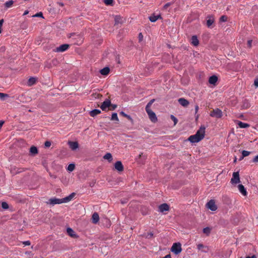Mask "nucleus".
Instances as JSON below:
<instances>
[{
	"label": "nucleus",
	"mask_w": 258,
	"mask_h": 258,
	"mask_svg": "<svg viewBox=\"0 0 258 258\" xmlns=\"http://www.w3.org/2000/svg\"><path fill=\"white\" fill-rule=\"evenodd\" d=\"M67 231L68 234L71 237H74L76 235L74 231L71 228H68Z\"/></svg>",
	"instance_id": "nucleus-29"
},
{
	"label": "nucleus",
	"mask_w": 258,
	"mask_h": 258,
	"mask_svg": "<svg viewBox=\"0 0 258 258\" xmlns=\"http://www.w3.org/2000/svg\"><path fill=\"white\" fill-rule=\"evenodd\" d=\"M170 117L171 119L174 121V125H175L177 123V119L173 115H171Z\"/></svg>",
	"instance_id": "nucleus-38"
},
{
	"label": "nucleus",
	"mask_w": 258,
	"mask_h": 258,
	"mask_svg": "<svg viewBox=\"0 0 258 258\" xmlns=\"http://www.w3.org/2000/svg\"><path fill=\"white\" fill-rule=\"evenodd\" d=\"M218 81V78L215 75L211 76L209 79V82L211 84L215 85Z\"/></svg>",
	"instance_id": "nucleus-20"
},
{
	"label": "nucleus",
	"mask_w": 258,
	"mask_h": 258,
	"mask_svg": "<svg viewBox=\"0 0 258 258\" xmlns=\"http://www.w3.org/2000/svg\"><path fill=\"white\" fill-rule=\"evenodd\" d=\"M34 17H42L43 18V14L41 12H39V13H38L37 14H36Z\"/></svg>",
	"instance_id": "nucleus-41"
},
{
	"label": "nucleus",
	"mask_w": 258,
	"mask_h": 258,
	"mask_svg": "<svg viewBox=\"0 0 258 258\" xmlns=\"http://www.w3.org/2000/svg\"><path fill=\"white\" fill-rule=\"evenodd\" d=\"M8 97V95L7 94H5V93H0V99L2 100H5V98L6 97Z\"/></svg>",
	"instance_id": "nucleus-37"
},
{
	"label": "nucleus",
	"mask_w": 258,
	"mask_h": 258,
	"mask_svg": "<svg viewBox=\"0 0 258 258\" xmlns=\"http://www.w3.org/2000/svg\"><path fill=\"white\" fill-rule=\"evenodd\" d=\"M223 113L221 109L216 108L214 109L211 113L210 116L211 117H216L217 118H221L222 116Z\"/></svg>",
	"instance_id": "nucleus-3"
},
{
	"label": "nucleus",
	"mask_w": 258,
	"mask_h": 258,
	"mask_svg": "<svg viewBox=\"0 0 258 258\" xmlns=\"http://www.w3.org/2000/svg\"><path fill=\"white\" fill-rule=\"evenodd\" d=\"M30 153L32 155H35L37 154V148L35 146H32L30 149Z\"/></svg>",
	"instance_id": "nucleus-26"
},
{
	"label": "nucleus",
	"mask_w": 258,
	"mask_h": 258,
	"mask_svg": "<svg viewBox=\"0 0 258 258\" xmlns=\"http://www.w3.org/2000/svg\"><path fill=\"white\" fill-rule=\"evenodd\" d=\"M103 158L110 162L112 160V156L110 153H107L103 156Z\"/></svg>",
	"instance_id": "nucleus-28"
},
{
	"label": "nucleus",
	"mask_w": 258,
	"mask_h": 258,
	"mask_svg": "<svg viewBox=\"0 0 258 258\" xmlns=\"http://www.w3.org/2000/svg\"><path fill=\"white\" fill-rule=\"evenodd\" d=\"M23 244L25 245H30V242L29 241H25L23 242Z\"/></svg>",
	"instance_id": "nucleus-48"
},
{
	"label": "nucleus",
	"mask_w": 258,
	"mask_h": 258,
	"mask_svg": "<svg viewBox=\"0 0 258 258\" xmlns=\"http://www.w3.org/2000/svg\"><path fill=\"white\" fill-rule=\"evenodd\" d=\"M119 18L118 17H116L115 18V24H118L119 23Z\"/></svg>",
	"instance_id": "nucleus-49"
},
{
	"label": "nucleus",
	"mask_w": 258,
	"mask_h": 258,
	"mask_svg": "<svg viewBox=\"0 0 258 258\" xmlns=\"http://www.w3.org/2000/svg\"><path fill=\"white\" fill-rule=\"evenodd\" d=\"M188 140L189 141H190L192 143H198V142H200V141L202 140L201 138H199L195 134L194 135L190 136L188 138Z\"/></svg>",
	"instance_id": "nucleus-9"
},
{
	"label": "nucleus",
	"mask_w": 258,
	"mask_h": 258,
	"mask_svg": "<svg viewBox=\"0 0 258 258\" xmlns=\"http://www.w3.org/2000/svg\"><path fill=\"white\" fill-rule=\"evenodd\" d=\"M44 146L46 147H49L51 146V142L50 141H46L44 143Z\"/></svg>",
	"instance_id": "nucleus-42"
},
{
	"label": "nucleus",
	"mask_w": 258,
	"mask_h": 258,
	"mask_svg": "<svg viewBox=\"0 0 258 258\" xmlns=\"http://www.w3.org/2000/svg\"><path fill=\"white\" fill-rule=\"evenodd\" d=\"M237 187H238V189L239 192L242 195H243V196H247V192L245 188L242 184H238Z\"/></svg>",
	"instance_id": "nucleus-12"
},
{
	"label": "nucleus",
	"mask_w": 258,
	"mask_h": 258,
	"mask_svg": "<svg viewBox=\"0 0 258 258\" xmlns=\"http://www.w3.org/2000/svg\"><path fill=\"white\" fill-rule=\"evenodd\" d=\"M237 124H238V126L241 128H247L249 126V124H248L247 123L243 122L240 121H238Z\"/></svg>",
	"instance_id": "nucleus-23"
},
{
	"label": "nucleus",
	"mask_w": 258,
	"mask_h": 258,
	"mask_svg": "<svg viewBox=\"0 0 258 258\" xmlns=\"http://www.w3.org/2000/svg\"><path fill=\"white\" fill-rule=\"evenodd\" d=\"M125 117H126L127 119H130V120H132V117H131V116L126 114V115L125 116Z\"/></svg>",
	"instance_id": "nucleus-57"
},
{
	"label": "nucleus",
	"mask_w": 258,
	"mask_h": 258,
	"mask_svg": "<svg viewBox=\"0 0 258 258\" xmlns=\"http://www.w3.org/2000/svg\"><path fill=\"white\" fill-rule=\"evenodd\" d=\"M28 13V11H25L24 13V15H27V14Z\"/></svg>",
	"instance_id": "nucleus-58"
},
{
	"label": "nucleus",
	"mask_w": 258,
	"mask_h": 258,
	"mask_svg": "<svg viewBox=\"0 0 258 258\" xmlns=\"http://www.w3.org/2000/svg\"><path fill=\"white\" fill-rule=\"evenodd\" d=\"M75 194L73 192L69 196H67L64 198H62V201L63 203H66L71 201L74 197Z\"/></svg>",
	"instance_id": "nucleus-18"
},
{
	"label": "nucleus",
	"mask_w": 258,
	"mask_h": 258,
	"mask_svg": "<svg viewBox=\"0 0 258 258\" xmlns=\"http://www.w3.org/2000/svg\"><path fill=\"white\" fill-rule=\"evenodd\" d=\"M207 206L208 209L212 211H215L217 209V207L215 204V201L213 200H211L207 203Z\"/></svg>",
	"instance_id": "nucleus-7"
},
{
	"label": "nucleus",
	"mask_w": 258,
	"mask_h": 258,
	"mask_svg": "<svg viewBox=\"0 0 258 258\" xmlns=\"http://www.w3.org/2000/svg\"><path fill=\"white\" fill-rule=\"evenodd\" d=\"M92 222L93 223L96 224L97 223H98L99 220V217L97 213L95 212L94 213H93L92 217Z\"/></svg>",
	"instance_id": "nucleus-21"
},
{
	"label": "nucleus",
	"mask_w": 258,
	"mask_h": 258,
	"mask_svg": "<svg viewBox=\"0 0 258 258\" xmlns=\"http://www.w3.org/2000/svg\"><path fill=\"white\" fill-rule=\"evenodd\" d=\"M13 4H14V1L12 0H10V1L6 2L4 5H5V8L6 9H8V8H11L12 6V5H13Z\"/></svg>",
	"instance_id": "nucleus-27"
},
{
	"label": "nucleus",
	"mask_w": 258,
	"mask_h": 258,
	"mask_svg": "<svg viewBox=\"0 0 258 258\" xmlns=\"http://www.w3.org/2000/svg\"><path fill=\"white\" fill-rule=\"evenodd\" d=\"M211 228L207 227L203 229V233H205L207 236H208L211 233Z\"/></svg>",
	"instance_id": "nucleus-31"
},
{
	"label": "nucleus",
	"mask_w": 258,
	"mask_h": 258,
	"mask_svg": "<svg viewBox=\"0 0 258 258\" xmlns=\"http://www.w3.org/2000/svg\"><path fill=\"white\" fill-rule=\"evenodd\" d=\"M205 129L206 127L204 125H201L195 135H197V136H198L199 138H201L202 140L205 137Z\"/></svg>",
	"instance_id": "nucleus-5"
},
{
	"label": "nucleus",
	"mask_w": 258,
	"mask_h": 258,
	"mask_svg": "<svg viewBox=\"0 0 258 258\" xmlns=\"http://www.w3.org/2000/svg\"><path fill=\"white\" fill-rule=\"evenodd\" d=\"M197 248L202 252H208L209 248L208 246L204 245L203 244L199 243L197 244Z\"/></svg>",
	"instance_id": "nucleus-10"
},
{
	"label": "nucleus",
	"mask_w": 258,
	"mask_h": 258,
	"mask_svg": "<svg viewBox=\"0 0 258 258\" xmlns=\"http://www.w3.org/2000/svg\"><path fill=\"white\" fill-rule=\"evenodd\" d=\"M207 18L208 19L207 20V25L208 27H210L213 24L214 18L212 15L208 16Z\"/></svg>",
	"instance_id": "nucleus-15"
},
{
	"label": "nucleus",
	"mask_w": 258,
	"mask_h": 258,
	"mask_svg": "<svg viewBox=\"0 0 258 258\" xmlns=\"http://www.w3.org/2000/svg\"><path fill=\"white\" fill-rule=\"evenodd\" d=\"M181 250V245L179 242L173 243L171 248V251L175 254H178Z\"/></svg>",
	"instance_id": "nucleus-1"
},
{
	"label": "nucleus",
	"mask_w": 258,
	"mask_h": 258,
	"mask_svg": "<svg viewBox=\"0 0 258 258\" xmlns=\"http://www.w3.org/2000/svg\"><path fill=\"white\" fill-rule=\"evenodd\" d=\"M169 209V207L167 204H162L159 206V211L160 212L167 211Z\"/></svg>",
	"instance_id": "nucleus-14"
},
{
	"label": "nucleus",
	"mask_w": 258,
	"mask_h": 258,
	"mask_svg": "<svg viewBox=\"0 0 258 258\" xmlns=\"http://www.w3.org/2000/svg\"><path fill=\"white\" fill-rule=\"evenodd\" d=\"M125 117H126L127 119H130V120H132V117H131V116L126 114V115L125 116Z\"/></svg>",
	"instance_id": "nucleus-56"
},
{
	"label": "nucleus",
	"mask_w": 258,
	"mask_h": 258,
	"mask_svg": "<svg viewBox=\"0 0 258 258\" xmlns=\"http://www.w3.org/2000/svg\"><path fill=\"white\" fill-rule=\"evenodd\" d=\"M68 144L72 150H75L79 147L78 143L77 142H69Z\"/></svg>",
	"instance_id": "nucleus-17"
},
{
	"label": "nucleus",
	"mask_w": 258,
	"mask_h": 258,
	"mask_svg": "<svg viewBox=\"0 0 258 258\" xmlns=\"http://www.w3.org/2000/svg\"><path fill=\"white\" fill-rule=\"evenodd\" d=\"M104 3L107 5H110L113 3V0H104Z\"/></svg>",
	"instance_id": "nucleus-40"
},
{
	"label": "nucleus",
	"mask_w": 258,
	"mask_h": 258,
	"mask_svg": "<svg viewBox=\"0 0 258 258\" xmlns=\"http://www.w3.org/2000/svg\"><path fill=\"white\" fill-rule=\"evenodd\" d=\"M75 167V165L73 163H71L68 165V166L67 167V170H68V171L71 172L74 170Z\"/></svg>",
	"instance_id": "nucleus-33"
},
{
	"label": "nucleus",
	"mask_w": 258,
	"mask_h": 258,
	"mask_svg": "<svg viewBox=\"0 0 258 258\" xmlns=\"http://www.w3.org/2000/svg\"><path fill=\"white\" fill-rule=\"evenodd\" d=\"M100 113L101 111L99 109H95L90 111V115L92 117H94L95 116L100 114Z\"/></svg>",
	"instance_id": "nucleus-25"
},
{
	"label": "nucleus",
	"mask_w": 258,
	"mask_h": 258,
	"mask_svg": "<svg viewBox=\"0 0 258 258\" xmlns=\"http://www.w3.org/2000/svg\"><path fill=\"white\" fill-rule=\"evenodd\" d=\"M120 114L121 115H122L123 116H124V117L126 115V114L125 112H124L123 111H121V112H120Z\"/></svg>",
	"instance_id": "nucleus-53"
},
{
	"label": "nucleus",
	"mask_w": 258,
	"mask_h": 258,
	"mask_svg": "<svg viewBox=\"0 0 258 258\" xmlns=\"http://www.w3.org/2000/svg\"><path fill=\"white\" fill-rule=\"evenodd\" d=\"M199 110V106L198 105H196L195 106V113H197L198 112Z\"/></svg>",
	"instance_id": "nucleus-51"
},
{
	"label": "nucleus",
	"mask_w": 258,
	"mask_h": 258,
	"mask_svg": "<svg viewBox=\"0 0 258 258\" xmlns=\"http://www.w3.org/2000/svg\"><path fill=\"white\" fill-rule=\"evenodd\" d=\"M3 22H4L3 19H2L0 20V33L2 32L1 28H2V25H3Z\"/></svg>",
	"instance_id": "nucleus-47"
},
{
	"label": "nucleus",
	"mask_w": 258,
	"mask_h": 258,
	"mask_svg": "<svg viewBox=\"0 0 258 258\" xmlns=\"http://www.w3.org/2000/svg\"><path fill=\"white\" fill-rule=\"evenodd\" d=\"M250 154V152L248 151L243 150L242 151V157L240 158V160H242L244 157L248 156Z\"/></svg>",
	"instance_id": "nucleus-32"
},
{
	"label": "nucleus",
	"mask_w": 258,
	"mask_h": 258,
	"mask_svg": "<svg viewBox=\"0 0 258 258\" xmlns=\"http://www.w3.org/2000/svg\"><path fill=\"white\" fill-rule=\"evenodd\" d=\"M111 120L118 121L117 114L116 113H113L111 115Z\"/></svg>",
	"instance_id": "nucleus-35"
},
{
	"label": "nucleus",
	"mask_w": 258,
	"mask_h": 258,
	"mask_svg": "<svg viewBox=\"0 0 258 258\" xmlns=\"http://www.w3.org/2000/svg\"><path fill=\"white\" fill-rule=\"evenodd\" d=\"M143 36L141 33H140L139 35V40L140 41H141L143 39Z\"/></svg>",
	"instance_id": "nucleus-46"
},
{
	"label": "nucleus",
	"mask_w": 258,
	"mask_h": 258,
	"mask_svg": "<svg viewBox=\"0 0 258 258\" xmlns=\"http://www.w3.org/2000/svg\"><path fill=\"white\" fill-rule=\"evenodd\" d=\"M37 79L35 77H31L28 81V85L29 86H32L35 84Z\"/></svg>",
	"instance_id": "nucleus-24"
},
{
	"label": "nucleus",
	"mask_w": 258,
	"mask_h": 258,
	"mask_svg": "<svg viewBox=\"0 0 258 258\" xmlns=\"http://www.w3.org/2000/svg\"><path fill=\"white\" fill-rule=\"evenodd\" d=\"M159 16L153 15L149 17V20L152 22H155L159 19Z\"/></svg>",
	"instance_id": "nucleus-30"
},
{
	"label": "nucleus",
	"mask_w": 258,
	"mask_h": 258,
	"mask_svg": "<svg viewBox=\"0 0 258 258\" xmlns=\"http://www.w3.org/2000/svg\"><path fill=\"white\" fill-rule=\"evenodd\" d=\"M252 41L251 40H248L247 41V46L249 47V48H250L251 47V45H252Z\"/></svg>",
	"instance_id": "nucleus-44"
},
{
	"label": "nucleus",
	"mask_w": 258,
	"mask_h": 258,
	"mask_svg": "<svg viewBox=\"0 0 258 258\" xmlns=\"http://www.w3.org/2000/svg\"><path fill=\"white\" fill-rule=\"evenodd\" d=\"M179 103L183 107H186L189 104V102L183 98H180L178 100Z\"/></svg>",
	"instance_id": "nucleus-16"
},
{
	"label": "nucleus",
	"mask_w": 258,
	"mask_h": 258,
	"mask_svg": "<svg viewBox=\"0 0 258 258\" xmlns=\"http://www.w3.org/2000/svg\"><path fill=\"white\" fill-rule=\"evenodd\" d=\"M111 105V101L106 99L101 104L100 108L102 110H105Z\"/></svg>",
	"instance_id": "nucleus-11"
},
{
	"label": "nucleus",
	"mask_w": 258,
	"mask_h": 258,
	"mask_svg": "<svg viewBox=\"0 0 258 258\" xmlns=\"http://www.w3.org/2000/svg\"><path fill=\"white\" fill-rule=\"evenodd\" d=\"M150 119L153 122L157 121V117L156 114L151 109H145Z\"/></svg>",
	"instance_id": "nucleus-4"
},
{
	"label": "nucleus",
	"mask_w": 258,
	"mask_h": 258,
	"mask_svg": "<svg viewBox=\"0 0 258 258\" xmlns=\"http://www.w3.org/2000/svg\"><path fill=\"white\" fill-rule=\"evenodd\" d=\"M199 117V115H197L196 116V118L197 119Z\"/></svg>",
	"instance_id": "nucleus-61"
},
{
	"label": "nucleus",
	"mask_w": 258,
	"mask_h": 258,
	"mask_svg": "<svg viewBox=\"0 0 258 258\" xmlns=\"http://www.w3.org/2000/svg\"><path fill=\"white\" fill-rule=\"evenodd\" d=\"M252 162H254V163H258V155L255 156L253 160H252Z\"/></svg>",
	"instance_id": "nucleus-43"
},
{
	"label": "nucleus",
	"mask_w": 258,
	"mask_h": 258,
	"mask_svg": "<svg viewBox=\"0 0 258 258\" xmlns=\"http://www.w3.org/2000/svg\"><path fill=\"white\" fill-rule=\"evenodd\" d=\"M69 47V45L64 44L60 45L59 47L56 48L55 52H64L67 50Z\"/></svg>",
	"instance_id": "nucleus-8"
},
{
	"label": "nucleus",
	"mask_w": 258,
	"mask_h": 258,
	"mask_svg": "<svg viewBox=\"0 0 258 258\" xmlns=\"http://www.w3.org/2000/svg\"><path fill=\"white\" fill-rule=\"evenodd\" d=\"M116 105H114L113 108L115 109L116 108Z\"/></svg>",
	"instance_id": "nucleus-59"
},
{
	"label": "nucleus",
	"mask_w": 258,
	"mask_h": 258,
	"mask_svg": "<svg viewBox=\"0 0 258 258\" xmlns=\"http://www.w3.org/2000/svg\"><path fill=\"white\" fill-rule=\"evenodd\" d=\"M191 43L195 46H197L199 45V42L198 39V37L196 35H194L191 37Z\"/></svg>",
	"instance_id": "nucleus-19"
},
{
	"label": "nucleus",
	"mask_w": 258,
	"mask_h": 258,
	"mask_svg": "<svg viewBox=\"0 0 258 258\" xmlns=\"http://www.w3.org/2000/svg\"><path fill=\"white\" fill-rule=\"evenodd\" d=\"M114 167L118 171L120 172L123 171V166L121 161H118L114 164Z\"/></svg>",
	"instance_id": "nucleus-13"
},
{
	"label": "nucleus",
	"mask_w": 258,
	"mask_h": 258,
	"mask_svg": "<svg viewBox=\"0 0 258 258\" xmlns=\"http://www.w3.org/2000/svg\"><path fill=\"white\" fill-rule=\"evenodd\" d=\"M240 182L239 172H234L232 174V177L231 179L230 182L232 184H236Z\"/></svg>",
	"instance_id": "nucleus-2"
},
{
	"label": "nucleus",
	"mask_w": 258,
	"mask_h": 258,
	"mask_svg": "<svg viewBox=\"0 0 258 258\" xmlns=\"http://www.w3.org/2000/svg\"><path fill=\"white\" fill-rule=\"evenodd\" d=\"M234 162H236V157L235 158V159H234Z\"/></svg>",
	"instance_id": "nucleus-60"
},
{
	"label": "nucleus",
	"mask_w": 258,
	"mask_h": 258,
	"mask_svg": "<svg viewBox=\"0 0 258 258\" xmlns=\"http://www.w3.org/2000/svg\"><path fill=\"white\" fill-rule=\"evenodd\" d=\"M170 5V3H169L166 4L164 6V9H167Z\"/></svg>",
	"instance_id": "nucleus-50"
},
{
	"label": "nucleus",
	"mask_w": 258,
	"mask_h": 258,
	"mask_svg": "<svg viewBox=\"0 0 258 258\" xmlns=\"http://www.w3.org/2000/svg\"><path fill=\"white\" fill-rule=\"evenodd\" d=\"M245 258H256V256L255 255H253L251 256H246Z\"/></svg>",
	"instance_id": "nucleus-55"
},
{
	"label": "nucleus",
	"mask_w": 258,
	"mask_h": 258,
	"mask_svg": "<svg viewBox=\"0 0 258 258\" xmlns=\"http://www.w3.org/2000/svg\"><path fill=\"white\" fill-rule=\"evenodd\" d=\"M155 101V99H153L151 100L147 104L145 109H151V106L152 104L153 103V102Z\"/></svg>",
	"instance_id": "nucleus-34"
},
{
	"label": "nucleus",
	"mask_w": 258,
	"mask_h": 258,
	"mask_svg": "<svg viewBox=\"0 0 258 258\" xmlns=\"http://www.w3.org/2000/svg\"><path fill=\"white\" fill-rule=\"evenodd\" d=\"M254 84L256 87H258V77L255 78L254 82Z\"/></svg>",
	"instance_id": "nucleus-45"
},
{
	"label": "nucleus",
	"mask_w": 258,
	"mask_h": 258,
	"mask_svg": "<svg viewBox=\"0 0 258 258\" xmlns=\"http://www.w3.org/2000/svg\"><path fill=\"white\" fill-rule=\"evenodd\" d=\"M47 203L53 206L56 204H60L63 203L62 201V199H57L54 198L50 199Z\"/></svg>",
	"instance_id": "nucleus-6"
},
{
	"label": "nucleus",
	"mask_w": 258,
	"mask_h": 258,
	"mask_svg": "<svg viewBox=\"0 0 258 258\" xmlns=\"http://www.w3.org/2000/svg\"><path fill=\"white\" fill-rule=\"evenodd\" d=\"M163 258H171L170 254H167L165 256H164Z\"/></svg>",
	"instance_id": "nucleus-54"
},
{
	"label": "nucleus",
	"mask_w": 258,
	"mask_h": 258,
	"mask_svg": "<svg viewBox=\"0 0 258 258\" xmlns=\"http://www.w3.org/2000/svg\"><path fill=\"white\" fill-rule=\"evenodd\" d=\"M110 69L108 67H105L100 71V73L101 75L105 76L109 74Z\"/></svg>",
	"instance_id": "nucleus-22"
},
{
	"label": "nucleus",
	"mask_w": 258,
	"mask_h": 258,
	"mask_svg": "<svg viewBox=\"0 0 258 258\" xmlns=\"http://www.w3.org/2000/svg\"><path fill=\"white\" fill-rule=\"evenodd\" d=\"M153 235V233H148L147 236V237L148 238H150V237H152Z\"/></svg>",
	"instance_id": "nucleus-52"
},
{
	"label": "nucleus",
	"mask_w": 258,
	"mask_h": 258,
	"mask_svg": "<svg viewBox=\"0 0 258 258\" xmlns=\"http://www.w3.org/2000/svg\"><path fill=\"white\" fill-rule=\"evenodd\" d=\"M2 207L4 210H7L9 208V205L7 203L3 202L2 203Z\"/></svg>",
	"instance_id": "nucleus-36"
},
{
	"label": "nucleus",
	"mask_w": 258,
	"mask_h": 258,
	"mask_svg": "<svg viewBox=\"0 0 258 258\" xmlns=\"http://www.w3.org/2000/svg\"><path fill=\"white\" fill-rule=\"evenodd\" d=\"M227 17L223 15V16H222L220 18V21L221 22H226L227 21Z\"/></svg>",
	"instance_id": "nucleus-39"
}]
</instances>
